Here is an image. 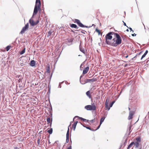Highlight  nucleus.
<instances>
[{
	"label": "nucleus",
	"instance_id": "1",
	"mask_svg": "<svg viewBox=\"0 0 149 149\" xmlns=\"http://www.w3.org/2000/svg\"><path fill=\"white\" fill-rule=\"evenodd\" d=\"M113 34L115 38L113 39L110 45L116 47L121 43L122 39L120 35L117 33H114Z\"/></svg>",
	"mask_w": 149,
	"mask_h": 149
},
{
	"label": "nucleus",
	"instance_id": "2",
	"mask_svg": "<svg viewBox=\"0 0 149 149\" xmlns=\"http://www.w3.org/2000/svg\"><path fill=\"white\" fill-rule=\"evenodd\" d=\"M114 33L110 32L106 35L105 36L106 42L107 44L110 45L111 42H110L109 40H111L112 39V37L111 35H113Z\"/></svg>",
	"mask_w": 149,
	"mask_h": 149
},
{
	"label": "nucleus",
	"instance_id": "3",
	"mask_svg": "<svg viewBox=\"0 0 149 149\" xmlns=\"http://www.w3.org/2000/svg\"><path fill=\"white\" fill-rule=\"evenodd\" d=\"M85 108L87 110L95 111L96 109V107L94 103L92 105H87L85 107Z\"/></svg>",
	"mask_w": 149,
	"mask_h": 149
},
{
	"label": "nucleus",
	"instance_id": "4",
	"mask_svg": "<svg viewBox=\"0 0 149 149\" xmlns=\"http://www.w3.org/2000/svg\"><path fill=\"white\" fill-rule=\"evenodd\" d=\"M33 17L30 19L29 20V22L31 25L32 26H34L37 25L39 22V20L38 19L37 20L36 22L34 21V20L33 19Z\"/></svg>",
	"mask_w": 149,
	"mask_h": 149
},
{
	"label": "nucleus",
	"instance_id": "5",
	"mask_svg": "<svg viewBox=\"0 0 149 149\" xmlns=\"http://www.w3.org/2000/svg\"><path fill=\"white\" fill-rule=\"evenodd\" d=\"M40 1H36V4L34 9H40Z\"/></svg>",
	"mask_w": 149,
	"mask_h": 149
},
{
	"label": "nucleus",
	"instance_id": "6",
	"mask_svg": "<svg viewBox=\"0 0 149 149\" xmlns=\"http://www.w3.org/2000/svg\"><path fill=\"white\" fill-rule=\"evenodd\" d=\"M29 27V24L28 23H27L25 25V26L23 27L22 30L21 31L20 33L21 34H23L25 31L28 29Z\"/></svg>",
	"mask_w": 149,
	"mask_h": 149
},
{
	"label": "nucleus",
	"instance_id": "7",
	"mask_svg": "<svg viewBox=\"0 0 149 149\" xmlns=\"http://www.w3.org/2000/svg\"><path fill=\"white\" fill-rule=\"evenodd\" d=\"M135 113V111H131L129 112V115L128 118L129 120L132 119L133 117L134 114Z\"/></svg>",
	"mask_w": 149,
	"mask_h": 149
},
{
	"label": "nucleus",
	"instance_id": "8",
	"mask_svg": "<svg viewBox=\"0 0 149 149\" xmlns=\"http://www.w3.org/2000/svg\"><path fill=\"white\" fill-rule=\"evenodd\" d=\"M73 21L74 23H76L79 26L81 27H84V26L80 22V21L79 20L75 19Z\"/></svg>",
	"mask_w": 149,
	"mask_h": 149
},
{
	"label": "nucleus",
	"instance_id": "9",
	"mask_svg": "<svg viewBox=\"0 0 149 149\" xmlns=\"http://www.w3.org/2000/svg\"><path fill=\"white\" fill-rule=\"evenodd\" d=\"M37 99L36 97H31L30 99V101L33 104L36 105L37 104Z\"/></svg>",
	"mask_w": 149,
	"mask_h": 149
},
{
	"label": "nucleus",
	"instance_id": "10",
	"mask_svg": "<svg viewBox=\"0 0 149 149\" xmlns=\"http://www.w3.org/2000/svg\"><path fill=\"white\" fill-rule=\"evenodd\" d=\"M69 128H68V130L67 132L66 135V143H68V142L69 141Z\"/></svg>",
	"mask_w": 149,
	"mask_h": 149
},
{
	"label": "nucleus",
	"instance_id": "11",
	"mask_svg": "<svg viewBox=\"0 0 149 149\" xmlns=\"http://www.w3.org/2000/svg\"><path fill=\"white\" fill-rule=\"evenodd\" d=\"M105 118V117H102L101 118V119L100 120V125L97 127V128L95 130H97L99 129V128H100V125L102 124V123L104 121Z\"/></svg>",
	"mask_w": 149,
	"mask_h": 149
},
{
	"label": "nucleus",
	"instance_id": "12",
	"mask_svg": "<svg viewBox=\"0 0 149 149\" xmlns=\"http://www.w3.org/2000/svg\"><path fill=\"white\" fill-rule=\"evenodd\" d=\"M89 67H87L86 68H84L83 71V74H84L87 73L89 70Z\"/></svg>",
	"mask_w": 149,
	"mask_h": 149
},
{
	"label": "nucleus",
	"instance_id": "13",
	"mask_svg": "<svg viewBox=\"0 0 149 149\" xmlns=\"http://www.w3.org/2000/svg\"><path fill=\"white\" fill-rule=\"evenodd\" d=\"M78 123V121H76L74 123V124L72 125V128L74 130H75L77 125Z\"/></svg>",
	"mask_w": 149,
	"mask_h": 149
},
{
	"label": "nucleus",
	"instance_id": "14",
	"mask_svg": "<svg viewBox=\"0 0 149 149\" xmlns=\"http://www.w3.org/2000/svg\"><path fill=\"white\" fill-rule=\"evenodd\" d=\"M97 80L96 79L93 78L92 79H87V81L88 82H94L96 81Z\"/></svg>",
	"mask_w": 149,
	"mask_h": 149
},
{
	"label": "nucleus",
	"instance_id": "15",
	"mask_svg": "<svg viewBox=\"0 0 149 149\" xmlns=\"http://www.w3.org/2000/svg\"><path fill=\"white\" fill-rule=\"evenodd\" d=\"M36 65V62L34 60H32L30 62V65L31 66H34Z\"/></svg>",
	"mask_w": 149,
	"mask_h": 149
},
{
	"label": "nucleus",
	"instance_id": "16",
	"mask_svg": "<svg viewBox=\"0 0 149 149\" xmlns=\"http://www.w3.org/2000/svg\"><path fill=\"white\" fill-rule=\"evenodd\" d=\"M86 94L89 98L91 99L92 98V96L91 94L90 91H88L86 92Z\"/></svg>",
	"mask_w": 149,
	"mask_h": 149
},
{
	"label": "nucleus",
	"instance_id": "17",
	"mask_svg": "<svg viewBox=\"0 0 149 149\" xmlns=\"http://www.w3.org/2000/svg\"><path fill=\"white\" fill-rule=\"evenodd\" d=\"M47 124L50 123V125H51L52 124V120H51L50 118H47Z\"/></svg>",
	"mask_w": 149,
	"mask_h": 149
},
{
	"label": "nucleus",
	"instance_id": "18",
	"mask_svg": "<svg viewBox=\"0 0 149 149\" xmlns=\"http://www.w3.org/2000/svg\"><path fill=\"white\" fill-rule=\"evenodd\" d=\"M132 143H133V145H134L135 146V148H138L139 146V143L138 142H132Z\"/></svg>",
	"mask_w": 149,
	"mask_h": 149
},
{
	"label": "nucleus",
	"instance_id": "19",
	"mask_svg": "<svg viewBox=\"0 0 149 149\" xmlns=\"http://www.w3.org/2000/svg\"><path fill=\"white\" fill-rule=\"evenodd\" d=\"M133 143H131L128 146L127 149H133V148L132 147L133 145Z\"/></svg>",
	"mask_w": 149,
	"mask_h": 149
},
{
	"label": "nucleus",
	"instance_id": "20",
	"mask_svg": "<svg viewBox=\"0 0 149 149\" xmlns=\"http://www.w3.org/2000/svg\"><path fill=\"white\" fill-rule=\"evenodd\" d=\"M70 26L72 28H74L77 29H78V27H77V26L75 24H72Z\"/></svg>",
	"mask_w": 149,
	"mask_h": 149
},
{
	"label": "nucleus",
	"instance_id": "21",
	"mask_svg": "<svg viewBox=\"0 0 149 149\" xmlns=\"http://www.w3.org/2000/svg\"><path fill=\"white\" fill-rule=\"evenodd\" d=\"M95 31L98 33V35H100V34H101V35H102V33H101L100 30L99 29H96L95 30Z\"/></svg>",
	"mask_w": 149,
	"mask_h": 149
},
{
	"label": "nucleus",
	"instance_id": "22",
	"mask_svg": "<svg viewBox=\"0 0 149 149\" xmlns=\"http://www.w3.org/2000/svg\"><path fill=\"white\" fill-rule=\"evenodd\" d=\"M105 107L106 108L105 110H109L110 109V107H109V105H105Z\"/></svg>",
	"mask_w": 149,
	"mask_h": 149
},
{
	"label": "nucleus",
	"instance_id": "23",
	"mask_svg": "<svg viewBox=\"0 0 149 149\" xmlns=\"http://www.w3.org/2000/svg\"><path fill=\"white\" fill-rule=\"evenodd\" d=\"M52 128L47 131V132L50 134H51L52 133Z\"/></svg>",
	"mask_w": 149,
	"mask_h": 149
},
{
	"label": "nucleus",
	"instance_id": "24",
	"mask_svg": "<svg viewBox=\"0 0 149 149\" xmlns=\"http://www.w3.org/2000/svg\"><path fill=\"white\" fill-rule=\"evenodd\" d=\"M136 142H138L140 143L141 141V139L140 137H137L136 138Z\"/></svg>",
	"mask_w": 149,
	"mask_h": 149
},
{
	"label": "nucleus",
	"instance_id": "25",
	"mask_svg": "<svg viewBox=\"0 0 149 149\" xmlns=\"http://www.w3.org/2000/svg\"><path fill=\"white\" fill-rule=\"evenodd\" d=\"M25 52V48H24L20 52V54H24Z\"/></svg>",
	"mask_w": 149,
	"mask_h": 149
},
{
	"label": "nucleus",
	"instance_id": "26",
	"mask_svg": "<svg viewBox=\"0 0 149 149\" xmlns=\"http://www.w3.org/2000/svg\"><path fill=\"white\" fill-rule=\"evenodd\" d=\"M11 46H8L6 47V49L7 51H8L10 48Z\"/></svg>",
	"mask_w": 149,
	"mask_h": 149
},
{
	"label": "nucleus",
	"instance_id": "27",
	"mask_svg": "<svg viewBox=\"0 0 149 149\" xmlns=\"http://www.w3.org/2000/svg\"><path fill=\"white\" fill-rule=\"evenodd\" d=\"M33 16L36 14L38 12V10H34Z\"/></svg>",
	"mask_w": 149,
	"mask_h": 149
},
{
	"label": "nucleus",
	"instance_id": "28",
	"mask_svg": "<svg viewBox=\"0 0 149 149\" xmlns=\"http://www.w3.org/2000/svg\"><path fill=\"white\" fill-rule=\"evenodd\" d=\"M114 102H115V101H113L110 104H109L110 107H111L112 106L113 104L114 103Z\"/></svg>",
	"mask_w": 149,
	"mask_h": 149
},
{
	"label": "nucleus",
	"instance_id": "29",
	"mask_svg": "<svg viewBox=\"0 0 149 149\" xmlns=\"http://www.w3.org/2000/svg\"><path fill=\"white\" fill-rule=\"evenodd\" d=\"M76 117H78V118H80V119H81V120H84V118H81V117H79V116H75V117L74 118V119L75 118H76Z\"/></svg>",
	"mask_w": 149,
	"mask_h": 149
},
{
	"label": "nucleus",
	"instance_id": "30",
	"mask_svg": "<svg viewBox=\"0 0 149 149\" xmlns=\"http://www.w3.org/2000/svg\"><path fill=\"white\" fill-rule=\"evenodd\" d=\"M40 139L39 138H38L37 141V142L38 145H39L40 143Z\"/></svg>",
	"mask_w": 149,
	"mask_h": 149
},
{
	"label": "nucleus",
	"instance_id": "31",
	"mask_svg": "<svg viewBox=\"0 0 149 149\" xmlns=\"http://www.w3.org/2000/svg\"><path fill=\"white\" fill-rule=\"evenodd\" d=\"M86 127V128L87 129H89V130H92V131H93V130H92V129H91V128H90V127ZM95 130H94V131H95Z\"/></svg>",
	"mask_w": 149,
	"mask_h": 149
},
{
	"label": "nucleus",
	"instance_id": "32",
	"mask_svg": "<svg viewBox=\"0 0 149 149\" xmlns=\"http://www.w3.org/2000/svg\"><path fill=\"white\" fill-rule=\"evenodd\" d=\"M73 38H71V39H70L68 40V42H72L73 41Z\"/></svg>",
	"mask_w": 149,
	"mask_h": 149
},
{
	"label": "nucleus",
	"instance_id": "33",
	"mask_svg": "<svg viewBox=\"0 0 149 149\" xmlns=\"http://www.w3.org/2000/svg\"><path fill=\"white\" fill-rule=\"evenodd\" d=\"M146 55L144 54L141 57V59H142L144 57L146 56Z\"/></svg>",
	"mask_w": 149,
	"mask_h": 149
},
{
	"label": "nucleus",
	"instance_id": "34",
	"mask_svg": "<svg viewBox=\"0 0 149 149\" xmlns=\"http://www.w3.org/2000/svg\"><path fill=\"white\" fill-rule=\"evenodd\" d=\"M105 105H109V103L107 99L106 100Z\"/></svg>",
	"mask_w": 149,
	"mask_h": 149
},
{
	"label": "nucleus",
	"instance_id": "35",
	"mask_svg": "<svg viewBox=\"0 0 149 149\" xmlns=\"http://www.w3.org/2000/svg\"><path fill=\"white\" fill-rule=\"evenodd\" d=\"M80 50L82 52L84 53V50L83 49H82V48H80Z\"/></svg>",
	"mask_w": 149,
	"mask_h": 149
},
{
	"label": "nucleus",
	"instance_id": "36",
	"mask_svg": "<svg viewBox=\"0 0 149 149\" xmlns=\"http://www.w3.org/2000/svg\"><path fill=\"white\" fill-rule=\"evenodd\" d=\"M84 121V122H87L88 120H86V119H84L83 120Z\"/></svg>",
	"mask_w": 149,
	"mask_h": 149
},
{
	"label": "nucleus",
	"instance_id": "37",
	"mask_svg": "<svg viewBox=\"0 0 149 149\" xmlns=\"http://www.w3.org/2000/svg\"><path fill=\"white\" fill-rule=\"evenodd\" d=\"M72 146L70 145L69 147H68L67 149H72Z\"/></svg>",
	"mask_w": 149,
	"mask_h": 149
},
{
	"label": "nucleus",
	"instance_id": "38",
	"mask_svg": "<svg viewBox=\"0 0 149 149\" xmlns=\"http://www.w3.org/2000/svg\"><path fill=\"white\" fill-rule=\"evenodd\" d=\"M148 51L147 50H146V52H145V53H144V54H145L146 55V54H147V53H148Z\"/></svg>",
	"mask_w": 149,
	"mask_h": 149
},
{
	"label": "nucleus",
	"instance_id": "39",
	"mask_svg": "<svg viewBox=\"0 0 149 149\" xmlns=\"http://www.w3.org/2000/svg\"><path fill=\"white\" fill-rule=\"evenodd\" d=\"M94 120H90V121L91 123H93V122H94Z\"/></svg>",
	"mask_w": 149,
	"mask_h": 149
},
{
	"label": "nucleus",
	"instance_id": "40",
	"mask_svg": "<svg viewBox=\"0 0 149 149\" xmlns=\"http://www.w3.org/2000/svg\"><path fill=\"white\" fill-rule=\"evenodd\" d=\"M132 36H136V34H132Z\"/></svg>",
	"mask_w": 149,
	"mask_h": 149
},
{
	"label": "nucleus",
	"instance_id": "41",
	"mask_svg": "<svg viewBox=\"0 0 149 149\" xmlns=\"http://www.w3.org/2000/svg\"><path fill=\"white\" fill-rule=\"evenodd\" d=\"M14 149H17V147H15L14 148Z\"/></svg>",
	"mask_w": 149,
	"mask_h": 149
},
{
	"label": "nucleus",
	"instance_id": "42",
	"mask_svg": "<svg viewBox=\"0 0 149 149\" xmlns=\"http://www.w3.org/2000/svg\"><path fill=\"white\" fill-rule=\"evenodd\" d=\"M129 29H130V30L131 31H132V29L131 28H129Z\"/></svg>",
	"mask_w": 149,
	"mask_h": 149
},
{
	"label": "nucleus",
	"instance_id": "43",
	"mask_svg": "<svg viewBox=\"0 0 149 149\" xmlns=\"http://www.w3.org/2000/svg\"><path fill=\"white\" fill-rule=\"evenodd\" d=\"M124 25L125 26H126V23L125 22H124Z\"/></svg>",
	"mask_w": 149,
	"mask_h": 149
},
{
	"label": "nucleus",
	"instance_id": "44",
	"mask_svg": "<svg viewBox=\"0 0 149 149\" xmlns=\"http://www.w3.org/2000/svg\"><path fill=\"white\" fill-rule=\"evenodd\" d=\"M128 109H129V110H130V107L128 108Z\"/></svg>",
	"mask_w": 149,
	"mask_h": 149
},
{
	"label": "nucleus",
	"instance_id": "45",
	"mask_svg": "<svg viewBox=\"0 0 149 149\" xmlns=\"http://www.w3.org/2000/svg\"><path fill=\"white\" fill-rule=\"evenodd\" d=\"M128 57V55H127V56H125V57H126V58H127Z\"/></svg>",
	"mask_w": 149,
	"mask_h": 149
},
{
	"label": "nucleus",
	"instance_id": "46",
	"mask_svg": "<svg viewBox=\"0 0 149 149\" xmlns=\"http://www.w3.org/2000/svg\"><path fill=\"white\" fill-rule=\"evenodd\" d=\"M72 31V32H73L74 33V31H73V30H72V31Z\"/></svg>",
	"mask_w": 149,
	"mask_h": 149
},
{
	"label": "nucleus",
	"instance_id": "47",
	"mask_svg": "<svg viewBox=\"0 0 149 149\" xmlns=\"http://www.w3.org/2000/svg\"><path fill=\"white\" fill-rule=\"evenodd\" d=\"M141 52H140L139 53V55H140V54H141Z\"/></svg>",
	"mask_w": 149,
	"mask_h": 149
},
{
	"label": "nucleus",
	"instance_id": "48",
	"mask_svg": "<svg viewBox=\"0 0 149 149\" xmlns=\"http://www.w3.org/2000/svg\"><path fill=\"white\" fill-rule=\"evenodd\" d=\"M36 1H40V0H36Z\"/></svg>",
	"mask_w": 149,
	"mask_h": 149
},
{
	"label": "nucleus",
	"instance_id": "49",
	"mask_svg": "<svg viewBox=\"0 0 149 149\" xmlns=\"http://www.w3.org/2000/svg\"><path fill=\"white\" fill-rule=\"evenodd\" d=\"M96 99H98V98L97 97H96Z\"/></svg>",
	"mask_w": 149,
	"mask_h": 149
},
{
	"label": "nucleus",
	"instance_id": "50",
	"mask_svg": "<svg viewBox=\"0 0 149 149\" xmlns=\"http://www.w3.org/2000/svg\"><path fill=\"white\" fill-rule=\"evenodd\" d=\"M71 125V123H70V125L69 126V127L70 126V125Z\"/></svg>",
	"mask_w": 149,
	"mask_h": 149
},
{
	"label": "nucleus",
	"instance_id": "51",
	"mask_svg": "<svg viewBox=\"0 0 149 149\" xmlns=\"http://www.w3.org/2000/svg\"><path fill=\"white\" fill-rule=\"evenodd\" d=\"M48 142H49V143H50V142H49V140L48 141Z\"/></svg>",
	"mask_w": 149,
	"mask_h": 149
},
{
	"label": "nucleus",
	"instance_id": "52",
	"mask_svg": "<svg viewBox=\"0 0 149 149\" xmlns=\"http://www.w3.org/2000/svg\"><path fill=\"white\" fill-rule=\"evenodd\" d=\"M49 33L50 34V33H49V32H48V33Z\"/></svg>",
	"mask_w": 149,
	"mask_h": 149
},
{
	"label": "nucleus",
	"instance_id": "53",
	"mask_svg": "<svg viewBox=\"0 0 149 149\" xmlns=\"http://www.w3.org/2000/svg\"><path fill=\"white\" fill-rule=\"evenodd\" d=\"M98 102H100V100H98Z\"/></svg>",
	"mask_w": 149,
	"mask_h": 149
},
{
	"label": "nucleus",
	"instance_id": "54",
	"mask_svg": "<svg viewBox=\"0 0 149 149\" xmlns=\"http://www.w3.org/2000/svg\"><path fill=\"white\" fill-rule=\"evenodd\" d=\"M49 71H47L48 72H49Z\"/></svg>",
	"mask_w": 149,
	"mask_h": 149
},
{
	"label": "nucleus",
	"instance_id": "55",
	"mask_svg": "<svg viewBox=\"0 0 149 149\" xmlns=\"http://www.w3.org/2000/svg\"><path fill=\"white\" fill-rule=\"evenodd\" d=\"M148 113H149V112H148Z\"/></svg>",
	"mask_w": 149,
	"mask_h": 149
}]
</instances>
